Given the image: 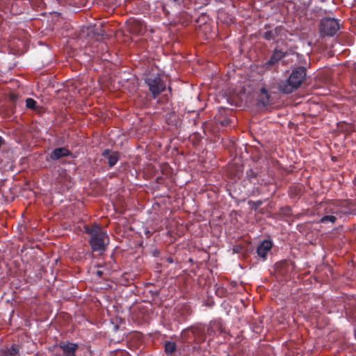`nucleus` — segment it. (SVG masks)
<instances>
[{
  "mask_svg": "<svg viewBox=\"0 0 356 356\" xmlns=\"http://www.w3.org/2000/svg\"><path fill=\"white\" fill-rule=\"evenodd\" d=\"M247 175H248L250 178L256 177H257V173H255L252 170H250L249 171H248V172H247Z\"/></svg>",
  "mask_w": 356,
  "mask_h": 356,
  "instance_id": "obj_26",
  "label": "nucleus"
},
{
  "mask_svg": "<svg viewBox=\"0 0 356 356\" xmlns=\"http://www.w3.org/2000/svg\"><path fill=\"white\" fill-rule=\"evenodd\" d=\"M102 156L107 159L108 164L110 168L113 167L120 159V155L118 152H111L108 149L104 150Z\"/></svg>",
  "mask_w": 356,
  "mask_h": 356,
  "instance_id": "obj_11",
  "label": "nucleus"
},
{
  "mask_svg": "<svg viewBox=\"0 0 356 356\" xmlns=\"http://www.w3.org/2000/svg\"><path fill=\"white\" fill-rule=\"evenodd\" d=\"M224 327L221 321H215L211 322L209 327L207 328V334L216 335L220 334L224 332Z\"/></svg>",
  "mask_w": 356,
  "mask_h": 356,
  "instance_id": "obj_10",
  "label": "nucleus"
},
{
  "mask_svg": "<svg viewBox=\"0 0 356 356\" xmlns=\"http://www.w3.org/2000/svg\"><path fill=\"white\" fill-rule=\"evenodd\" d=\"M262 201L261 200H258V201H256V202H254V201H249L248 202V204L249 205H250L252 209L256 211L257 210V209L262 204Z\"/></svg>",
  "mask_w": 356,
  "mask_h": 356,
  "instance_id": "obj_24",
  "label": "nucleus"
},
{
  "mask_svg": "<svg viewBox=\"0 0 356 356\" xmlns=\"http://www.w3.org/2000/svg\"><path fill=\"white\" fill-rule=\"evenodd\" d=\"M319 29L322 35L333 36L339 29V24L334 18H323L321 21Z\"/></svg>",
  "mask_w": 356,
  "mask_h": 356,
  "instance_id": "obj_4",
  "label": "nucleus"
},
{
  "mask_svg": "<svg viewBox=\"0 0 356 356\" xmlns=\"http://www.w3.org/2000/svg\"><path fill=\"white\" fill-rule=\"evenodd\" d=\"M289 194L291 197L299 196L300 190L296 187H290L289 189Z\"/></svg>",
  "mask_w": 356,
  "mask_h": 356,
  "instance_id": "obj_23",
  "label": "nucleus"
},
{
  "mask_svg": "<svg viewBox=\"0 0 356 356\" xmlns=\"http://www.w3.org/2000/svg\"><path fill=\"white\" fill-rule=\"evenodd\" d=\"M337 220V218L333 215H325L323 216L320 220L319 222L323 224H326L328 222H331L334 224Z\"/></svg>",
  "mask_w": 356,
  "mask_h": 356,
  "instance_id": "obj_19",
  "label": "nucleus"
},
{
  "mask_svg": "<svg viewBox=\"0 0 356 356\" xmlns=\"http://www.w3.org/2000/svg\"><path fill=\"white\" fill-rule=\"evenodd\" d=\"M58 348L62 351V356H76L79 345L67 341H60Z\"/></svg>",
  "mask_w": 356,
  "mask_h": 356,
  "instance_id": "obj_7",
  "label": "nucleus"
},
{
  "mask_svg": "<svg viewBox=\"0 0 356 356\" xmlns=\"http://www.w3.org/2000/svg\"><path fill=\"white\" fill-rule=\"evenodd\" d=\"M36 105H37V102L33 99L27 98L26 99V106L27 108H29L31 110H36V108H37Z\"/></svg>",
  "mask_w": 356,
  "mask_h": 356,
  "instance_id": "obj_20",
  "label": "nucleus"
},
{
  "mask_svg": "<svg viewBox=\"0 0 356 356\" xmlns=\"http://www.w3.org/2000/svg\"><path fill=\"white\" fill-rule=\"evenodd\" d=\"M287 265H288L287 261H282L280 262L276 263L275 269L277 271L284 273V272H282V271H284L285 268L287 267Z\"/></svg>",
  "mask_w": 356,
  "mask_h": 356,
  "instance_id": "obj_22",
  "label": "nucleus"
},
{
  "mask_svg": "<svg viewBox=\"0 0 356 356\" xmlns=\"http://www.w3.org/2000/svg\"><path fill=\"white\" fill-rule=\"evenodd\" d=\"M273 246L272 242L270 240H264L262 241L257 248V255L262 259L263 261L266 259L268 252L271 250Z\"/></svg>",
  "mask_w": 356,
  "mask_h": 356,
  "instance_id": "obj_8",
  "label": "nucleus"
},
{
  "mask_svg": "<svg viewBox=\"0 0 356 356\" xmlns=\"http://www.w3.org/2000/svg\"><path fill=\"white\" fill-rule=\"evenodd\" d=\"M313 0H306L305 2V5H307V6H309L312 3Z\"/></svg>",
  "mask_w": 356,
  "mask_h": 356,
  "instance_id": "obj_29",
  "label": "nucleus"
},
{
  "mask_svg": "<svg viewBox=\"0 0 356 356\" xmlns=\"http://www.w3.org/2000/svg\"><path fill=\"white\" fill-rule=\"evenodd\" d=\"M279 213L283 216H290L292 215V210L289 207H284L280 209Z\"/></svg>",
  "mask_w": 356,
  "mask_h": 356,
  "instance_id": "obj_21",
  "label": "nucleus"
},
{
  "mask_svg": "<svg viewBox=\"0 0 356 356\" xmlns=\"http://www.w3.org/2000/svg\"><path fill=\"white\" fill-rule=\"evenodd\" d=\"M243 247L240 245H236L233 248V252L235 253H239L242 251Z\"/></svg>",
  "mask_w": 356,
  "mask_h": 356,
  "instance_id": "obj_25",
  "label": "nucleus"
},
{
  "mask_svg": "<svg viewBox=\"0 0 356 356\" xmlns=\"http://www.w3.org/2000/svg\"><path fill=\"white\" fill-rule=\"evenodd\" d=\"M70 177L67 174L65 170H58V177H57V181L60 184L65 185L68 187L67 182L70 181Z\"/></svg>",
  "mask_w": 356,
  "mask_h": 356,
  "instance_id": "obj_16",
  "label": "nucleus"
},
{
  "mask_svg": "<svg viewBox=\"0 0 356 356\" xmlns=\"http://www.w3.org/2000/svg\"><path fill=\"white\" fill-rule=\"evenodd\" d=\"M281 27L277 26L264 32L262 37L268 41L274 40L279 35Z\"/></svg>",
  "mask_w": 356,
  "mask_h": 356,
  "instance_id": "obj_13",
  "label": "nucleus"
},
{
  "mask_svg": "<svg viewBox=\"0 0 356 356\" xmlns=\"http://www.w3.org/2000/svg\"><path fill=\"white\" fill-rule=\"evenodd\" d=\"M307 68L305 67L299 66L292 70L289 76L280 81L277 88L280 92L284 94H291L302 85L306 78Z\"/></svg>",
  "mask_w": 356,
  "mask_h": 356,
  "instance_id": "obj_2",
  "label": "nucleus"
},
{
  "mask_svg": "<svg viewBox=\"0 0 356 356\" xmlns=\"http://www.w3.org/2000/svg\"><path fill=\"white\" fill-rule=\"evenodd\" d=\"M270 95L268 94L267 89L265 87H262L260 89V94L259 95V104L266 107L270 104Z\"/></svg>",
  "mask_w": 356,
  "mask_h": 356,
  "instance_id": "obj_12",
  "label": "nucleus"
},
{
  "mask_svg": "<svg viewBox=\"0 0 356 356\" xmlns=\"http://www.w3.org/2000/svg\"><path fill=\"white\" fill-rule=\"evenodd\" d=\"M191 333L193 341L197 344H201L206 340V332L203 327L200 325L192 326L185 330L183 332L184 334Z\"/></svg>",
  "mask_w": 356,
  "mask_h": 356,
  "instance_id": "obj_5",
  "label": "nucleus"
},
{
  "mask_svg": "<svg viewBox=\"0 0 356 356\" xmlns=\"http://www.w3.org/2000/svg\"><path fill=\"white\" fill-rule=\"evenodd\" d=\"M84 229L85 232L90 237L89 244L92 252H97L99 254L104 252L109 243V238L106 232L96 224L92 227L86 225Z\"/></svg>",
  "mask_w": 356,
  "mask_h": 356,
  "instance_id": "obj_1",
  "label": "nucleus"
},
{
  "mask_svg": "<svg viewBox=\"0 0 356 356\" xmlns=\"http://www.w3.org/2000/svg\"><path fill=\"white\" fill-rule=\"evenodd\" d=\"M167 262L170 264H172L174 262L173 258L172 257H169L166 259Z\"/></svg>",
  "mask_w": 356,
  "mask_h": 356,
  "instance_id": "obj_27",
  "label": "nucleus"
},
{
  "mask_svg": "<svg viewBox=\"0 0 356 356\" xmlns=\"http://www.w3.org/2000/svg\"><path fill=\"white\" fill-rule=\"evenodd\" d=\"M92 33L94 36L96 37V40H98L99 37L102 38L106 35V32L101 24L99 26H95L92 30Z\"/></svg>",
  "mask_w": 356,
  "mask_h": 356,
  "instance_id": "obj_18",
  "label": "nucleus"
},
{
  "mask_svg": "<svg viewBox=\"0 0 356 356\" xmlns=\"http://www.w3.org/2000/svg\"><path fill=\"white\" fill-rule=\"evenodd\" d=\"M144 83L148 87L153 99L157 98L166 89L165 81L159 74H149L144 79Z\"/></svg>",
  "mask_w": 356,
  "mask_h": 356,
  "instance_id": "obj_3",
  "label": "nucleus"
},
{
  "mask_svg": "<svg viewBox=\"0 0 356 356\" xmlns=\"http://www.w3.org/2000/svg\"><path fill=\"white\" fill-rule=\"evenodd\" d=\"M129 29L134 34H139L143 29V24L141 21L134 19L130 23Z\"/></svg>",
  "mask_w": 356,
  "mask_h": 356,
  "instance_id": "obj_14",
  "label": "nucleus"
},
{
  "mask_svg": "<svg viewBox=\"0 0 356 356\" xmlns=\"http://www.w3.org/2000/svg\"><path fill=\"white\" fill-rule=\"evenodd\" d=\"M229 123V120H225L221 122L222 125H227Z\"/></svg>",
  "mask_w": 356,
  "mask_h": 356,
  "instance_id": "obj_28",
  "label": "nucleus"
},
{
  "mask_svg": "<svg viewBox=\"0 0 356 356\" xmlns=\"http://www.w3.org/2000/svg\"><path fill=\"white\" fill-rule=\"evenodd\" d=\"M164 350L167 355H172L177 350L176 343L171 341H165Z\"/></svg>",
  "mask_w": 356,
  "mask_h": 356,
  "instance_id": "obj_17",
  "label": "nucleus"
},
{
  "mask_svg": "<svg viewBox=\"0 0 356 356\" xmlns=\"http://www.w3.org/2000/svg\"><path fill=\"white\" fill-rule=\"evenodd\" d=\"M72 153L66 147L55 148L49 154V157L52 161H57L61 158L72 156Z\"/></svg>",
  "mask_w": 356,
  "mask_h": 356,
  "instance_id": "obj_9",
  "label": "nucleus"
},
{
  "mask_svg": "<svg viewBox=\"0 0 356 356\" xmlns=\"http://www.w3.org/2000/svg\"><path fill=\"white\" fill-rule=\"evenodd\" d=\"M286 56V52L275 49L270 59L264 63L263 67L266 70H271L277 65L279 62Z\"/></svg>",
  "mask_w": 356,
  "mask_h": 356,
  "instance_id": "obj_6",
  "label": "nucleus"
},
{
  "mask_svg": "<svg viewBox=\"0 0 356 356\" xmlns=\"http://www.w3.org/2000/svg\"><path fill=\"white\" fill-rule=\"evenodd\" d=\"M19 352V346L17 344H13L10 348L2 350L1 356H17Z\"/></svg>",
  "mask_w": 356,
  "mask_h": 356,
  "instance_id": "obj_15",
  "label": "nucleus"
},
{
  "mask_svg": "<svg viewBox=\"0 0 356 356\" xmlns=\"http://www.w3.org/2000/svg\"><path fill=\"white\" fill-rule=\"evenodd\" d=\"M97 275H99V276H101L102 275V271H97Z\"/></svg>",
  "mask_w": 356,
  "mask_h": 356,
  "instance_id": "obj_30",
  "label": "nucleus"
}]
</instances>
